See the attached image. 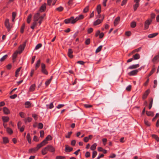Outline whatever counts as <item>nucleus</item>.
I'll use <instances>...</instances> for the list:
<instances>
[{
    "label": "nucleus",
    "instance_id": "nucleus-41",
    "mask_svg": "<svg viewBox=\"0 0 159 159\" xmlns=\"http://www.w3.org/2000/svg\"><path fill=\"white\" fill-rule=\"evenodd\" d=\"M7 55H6L3 56L2 58H1L0 59V61L1 62L4 61L7 57Z\"/></svg>",
    "mask_w": 159,
    "mask_h": 159
},
{
    "label": "nucleus",
    "instance_id": "nucleus-26",
    "mask_svg": "<svg viewBox=\"0 0 159 159\" xmlns=\"http://www.w3.org/2000/svg\"><path fill=\"white\" fill-rule=\"evenodd\" d=\"M98 151H99L102 152L104 153H107V151L106 150L103 149L101 147H99L98 149Z\"/></svg>",
    "mask_w": 159,
    "mask_h": 159
},
{
    "label": "nucleus",
    "instance_id": "nucleus-9",
    "mask_svg": "<svg viewBox=\"0 0 159 159\" xmlns=\"http://www.w3.org/2000/svg\"><path fill=\"white\" fill-rule=\"evenodd\" d=\"M73 148L68 146L67 145H65V150L67 152H69L72 151Z\"/></svg>",
    "mask_w": 159,
    "mask_h": 159
},
{
    "label": "nucleus",
    "instance_id": "nucleus-37",
    "mask_svg": "<svg viewBox=\"0 0 159 159\" xmlns=\"http://www.w3.org/2000/svg\"><path fill=\"white\" fill-rule=\"evenodd\" d=\"M7 131L8 133L10 134H12L13 133L12 130L9 128H7Z\"/></svg>",
    "mask_w": 159,
    "mask_h": 159
},
{
    "label": "nucleus",
    "instance_id": "nucleus-4",
    "mask_svg": "<svg viewBox=\"0 0 159 159\" xmlns=\"http://www.w3.org/2000/svg\"><path fill=\"white\" fill-rule=\"evenodd\" d=\"M41 71L43 73L46 74H48V72L45 69V65L43 63H42L41 65Z\"/></svg>",
    "mask_w": 159,
    "mask_h": 159
},
{
    "label": "nucleus",
    "instance_id": "nucleus-14",
    "mask_svg": "<svg viewBox=\"0 0 159 159\" xmlns=\"http://www.w3.org/2000/svg\"><path fill=\"white\" fill-rule=\"evenodd\" d=\"M120 17H117L116 18L114 22V26H116L118 24L120 21Z\"/></svg>",
    "mask_w": 159,
    "mask_h": 159
},
{
    "label": "nucleus",
    "instance_id": "nucleus-52",
    "mask_svg": "<svg viewBox=\"0 0 159 159\" xmlns=\"http://www.w3.org/2000/svg\"><path fill=\"white\" fill-rule=\"evenodd\" d=\"M90 43V39H86L85 42V43L87 45H88Z\"/></svg>",
    "mask_w": 159,
    "mask_h": 159
},
{
    "label": "nucleus",
    "instance_id": "nucleus-5",
    "mask_svg": "<svg viewBox=\"0 0 159 159\" xmlns=\"http://www.w3.org/2000/svg\"><path fill=\"white\" fill-rule=\"evenodd\" d=\"M152 22V20H146L145 22L144 27L145 29H147L149 27V25Z\"/></svg>",
    "mask_w": 159,
    "mask_h": 159
},
{
    "label": "nucleus",
    "instance_id": "nucleus-42",
    "mask_svg": "<svg viewBox=\"0 0 159 159\" xmlns=\"http://www.w3.org/2000/svg\"><path fill=\"white\" fill-rule=\"evenodd\" d=\"M159 58V57L158 56V55L156 56L153 58V59L152 60V61L154 62L156 61H157L158 60Z\"/></svg>",
    "mask_w": 159,
    "mask_h": 159
},
{
    "label": "nucleus",
    "instance_id": "nucleus-31",
    "mask_svg": "<svg viewBox=\"0 0 159 159\" xmlns=\"http://www.w3.org/2000/svg\"><path fill=\"white\" fill-rule=\"evenodd\" d=\"M25 107L26 108H29L30 107L31 105V104L30 102L27 101L25 102Z\"/></svg>",
    "mask_w": 159,
    "mask_h": 159
},
{
    "label": "nucleus",
    "instance_id": "nucleus-16",
    "mask_svg": "<svg viewBox=\"0 0 159 159\" xmlns=\"http://www.w3.org/2000/svg\"><path fill=\"white\" fill-rule=\"evenodd\" d=\"M72 53L73 51L72 49H69L68 54L69 57L70 58H72L73 57V55H72Z\"/></svg>",
    "mask_w": 159,
    "mask_h": 159
},
{
    "label": "nucleus",
    "instance_id": "nucleus-50",
    "mask_svg": "<svg viewBox=\"0 0 159 159\" xmlns=\"http://www.w3.org/2000/svg\"><path fill=\"white\" fill-rule=\"evenodd\" d=\"M25 28V25L23 24L21 26V27L20 29V32L21 33H23L24 32V30Z\"/></svg>",
    "mask_w": 159,
    "mask_h": 159
},
{
    "label": "nucleus",
    "instance_id": "nucleus-38",
    "mask_svg": "<svg viewBox=\"0 0 159 159\" xmlns=\"http://www.w3.org/2000/svg\"><path fill=\"white\" fill-rule=\"evenodd\" d=\"M3 143H7L8 142V139L7 137H4L3 138Z\"/></svg>",
    "mask_w": 159,
    "mask_h": 159
},
{
    "label": "nucleus",
    "instance_id": "nucleus-3",
    "mask_svg": "<svg viewBox=\"0 0 159 159\" xmlns=\"http://www.w3.org/2000/svg\"><path fill=\"white\" fill-rule=\"evenodd\" d=\"M26 41L22 45H21L19 47L18 49L19 50V53H20L23 50H24V48L26 45Z\"/></svg>",
    "mask_w": 159,
    "mask_h": 159
},
{
    "label": "nucleus",
    "instance_id": "nucleus-51",
    "mask_svg": "<svg viewBox=\"0 0 159 159\" xmlns=\"http://www.w3.org/2000/svg\"><path fill=\"white\" fill-rule=\"evenodd\" d=\"M44 132L43 130H41L40 132V136L41 138H43L44 136Z\"/></svg>",
    "mask_w": 159,
    "mask_h": 159
},
{
    "label": "nucleus",
    "instance_id": "nucleus-17",
    "mask_svg": "<svg viewBox=\"0 0 159 159\" xmlns=\"http://www.w3.org/2000/svg\"><path fill=\"white\" fill-rule=\"evenodd\" d=\"M139 66V64L134 65L132 66H129L128 67V69H134L136 68Z\"/></svg>",
    "mask_w": 159,
    "mask_h": 159
},
{
    "label": "nucleus",
    "instance_id": "nucleus-24",
    "mask_svg": "<svg viewBox=\"0 0 159 159\" xmlns=\"http://www.w3.org/2000/svg\"><path fill=\"white\" fill-rule=\"evenodd\" d=\"M146 114L148 116H152L154 115L153 113L151 111H146Z\"/></svg>",
    "mask_w": 159,
    "mask_h": 159
},
{
    "label": "nucleus",
    "instance_id": "nucleus-11",
    "mask_svg": "<svg viewBox=\"0 0 159 159\" xmlns=\"http://www.w3.org/2000/svg\"><path fill=\"white\" fill-rule=\"evenodd\" d=\"M44 141H42L40 143L38 144L37 146L36 147V150L39 149L41 147L45 145V143H44Z\"/></svg>",
    "mask_w": 159,
    "mask_h": 159
},
{
    "label": "nucleus",
    "instance_id": "nucleus-19",
    "mask_svg": "<svg viewBox=\"0 0 159 159\" xmlns=\"http://www.w3.org/2000/svg\"><path fill=\"white\" fill-rule=\"evenodd\" d=\"M140 57V55L138 53H136L133 56V58L134 60H138L139 59Z\"/></svg>",
    "mask_w": 159,
    "mask_h": 159
},
{
    "label": "nucleus",
    "instance_id": "nucleus-1",
    "mask_svg": "<svg viewBox=\"0 0 159 159\" xmlns=\"http://www.w3.org/2000/svg\"><path fill=\"white\" fill-rule=\"evenodd\" d=\"M84 16L82 15H80L78 16L75 19L73 16L71 17L70 18L66 19L64 21L66 24L71 23L74 24L75 23L77 20H80L83 19Z\"/></svg>",
    "mask_w": 159,
    "mask_h": 159
},
{
    "label": "nucleus",
    "instance_id": "nucleus-28",
    "mask_svg": "<svg viewBox=\"0 0 159 159\" xmlns=\"http://www.w3.org/2000/svg\"><path fill=\"white\" fill-rule=\"evenodd\" d=\"M26 138L27 139V140L29 143H31V140L30 139V134L29 133H28L27 134Z\"/></svg>",
    "mask_w": 159,
    "mask_h": 159
},
{
    "label": "nucleus",
    "instance_id": "nucleus-33",
    "mask_svg": "<svg viewBox=\"0 0 159 159\" xmlns=\"http://www.w3.org/2000/svg\"><path fill=\"white\" fill-rule=\"evenodd\" d=\"M19 53V52L17 51H16L13 54V59H16L17 57V54Z\"/></svg>",
    "mask_w": 159,
    "mask_h": 159
},
{
    "label": "nucleus",
    "instance_id": "nucleus-27",
    "mask_svg": "<svg viewBox=\"0 0 159 159\" xmlns=\"http://www.w3.org/2000/svg\"><path fill=\"white\" fill-rule=\"evenodd\" d=\"M9 118L7 116L2 117V119L4 122H7L9 120Z\"/></svg>",
    "mask_w": 159,
    "mask_h": 159
},
{
    "label": "nucleus",
    "instance_id": "nucleus-39",
    "mask_svg": "<svg viewBox=\"0 0 159 159\" xmlns=\"http://www.w3.org/2000/svg\"><path fill=\"white\" fill-rule=\"evenodd\" d=\"M31 17H32L31 15H30L28 16V18H27V22L28 23H30Z\"/></svg>",
    "mask_w": 159,
    "mask_h": 159
},
{
    "label": "nucleus",
    "instance_id": "nucleus-58",
    "mask_svg": "<svg viewBox=\"0 0 159 159\" xmlns=\"http://www.w3.org/2000/svg\"><path fill=\"white\" fill-rule=\"evenodd\" d=\"M20 117L22 118L25 117L24 113L23 112H21L20 113Z\"/></svg>",
    "mask_w": 159,
    "mask_h": 159
},
{
    "label": "nucleus",
    "instance_id": "nucleus-59",
    "mask_svg": "<svg viewBox=\"0 0 159 159\" xmlns=\"http://www.w3.org/2000/svg\"><path fill=\"white\" fill-rule=\"evenodd\" d=\"M33 140L35 141H38L39 140L38 137L36 136H34Z\"/></svg>",
    "mask_w": 159,
    "mask_h": 159
},
{
    "label": "nucleus",
    "instance_id": "nucleus-63",
    "mask_svg": "<svg viewBox=\"0 0 159 159\" xmlns=\"http://www.w3.org/2000/svg\"><path fill=\"white\" fill-rule=\"evenodd\" d=\"M84 62L81 61H78L77 62V63L80 64L81 65H83L84 63Z\"/></svg>",
    "mask_w": 159,
    "mask_h": 159
},
{
    "label": "nucleus",
    "instance_id": "nucleus-49",
    "mask_svg": "<svg viewBox=\"0 0 159 159\" xmlns=\"http://www.w3.org/2000/svg\"><path fill=\"white\" fill-rule=\"evenodd\" d=\"M51 81V79H49L45 82V84L46 86H48Z\"/></svg>",
    "mask_w": 159,
    "mask_h": 159
},
{
    "label": "nucleus",
    "instance_id": "nucleus-53",
    "mask_svg": "<svg viewBox=\"0 0 159 159\" xmlns=\"http://www.w3.org/2000/svg\"><path fill=\"white\" fill-rule=\"evenodd\" d=\"M131 85H128L126 88V89L128 91H130L131 90Z\"/></svg>",
    "mask_w": 159,
    "mask_h": 159
},
{
    "label": "nucleus",
    "instance_id": "nucleus-61",
    "mask_svg": "<svg viewBox=\"0 0 159 159\" xmlns=\"http://www.w3.org/2000/svg\"><path fill=\"white\" fill-rule=\"evenodd\" d=\"M107 141V139H102V142H103V144L104 145H106V143Z\"/></svg>",
    "mask_w": 159,
    "mask_h": 159
},
{
    "label": "nucleus",
    "instance_id": "nucleus-62",
    "mask_svg": "<svg viewBox=\"0 0 159 159\" xmlns=\"http://www.w3.org/2000/svg\"><path fill=\"white\" fill-rule=\"evenodd\" d=\"M89 140V138L88 137H85L84 139V141L85 142H87Z\"/></svg>",
    "mask_w": 159,
    "mask_h": 159
},
{
    "label": "nucleus",
    "instance_id": "nucleus-43",
    "mask_svg": "<svg viewBox=\"0 0 159 159\" xmlns=\"http://www.w3.org/2000/svg\"><path fill=\"white\" fill-rule=\"evenodd\" d=\"M136 26V23L135 22H132L131 24V26L132 28H134Z\"/></svg>",
    "mask_w": 159,
    "mask_h": 159
},
{
    "label": "nucleus",
    "instance_id": "nucleus-35",
    "mask_svg": "<svg viewBox=\"0 0 159 159\" xmlns=\"http://www.w3.org/2000/svg\"><path fill=\"white\" fill-rule=\"evenodd\" d=\"M96 146L97 144L95 143L92 145L90 148L92 150H94L96 149Z\"/></svg>",
    "mask_w": 159,
    "mask_h": 159
},
{
    "label": "nucleus",
    "instance_id": "nucleus-32",
    "mask_svg": "<svg viewBox=\"0 0 159 159\" xmlns=\"http://www.w3.org/2000/svg\"><path fill=\"white\" fill-rule=\"evenodd\" d=\"M102 47V45H101L99 46L96 50L95 52L96 53H97L99 52L101 50Z\"/></svg>",
    "mask_w": 159,
    "mask_h": 159
},
{
    "label": "nucleus",
    "instance_id": "nucleus-55",
    "mask_svg": "<svg viewBox=\"0 0 159 159\" xmlns=\"http://www.w3.org/2000/svg\"><path fill=\"white\" fill-rule=\"evenodd\" d=\"M93 31V28H90L88 30V32L89 34L90 33Z\"/></svg>",
    "mask_w": 159,
    "mask_h": 159
},
{
    "label": "nucleus",
    "instance_id": "nucleus-34",
    "mask_svg": "<svg viewBox=\"0 0 159 159\" xmlns=\"http://www.w3.org/2000/svg\"><path fill=\"white\" fill-rule=\"evenodd\" d=\"M141 47H140L137 49H135L131 53L134 54V53L135 52H139L141 49Z\"/></svg>",
    "mask_w": 159,
    "mask_h": 159
},
{
    "label": "nucleus",
    "instance_id": "nucleus-6",
    "mask_svg": "<svg viewBox=\"0 0 159 159\" xmlns=\"http://www.w3.org/2000/svg\"><path fill=\"white\" fill-rule=\"evenodd\" d=\"M41 16L39 12L37 13L34 15V20L38 21Z\"/></svg>",
    "mask_w": 159,
    "mask_h": 159
},
{
    "label": "nucleus",
    "instance_id": "nucleus-2",
    "mask_svg": "<svg viewBox=\"0 0 159 159\" xmlns=\"http://www.w3.org/2000/svg\"><path fill=\"white\" fill-rule=\"evenodd\" d=\"M5 25L7 29L9 31L11 28V26L10 25L8 19H7L5 20Z\"/></svg>",
    "mask_w": 159,
    "mask_h": 159
},
{
    "label": "nucleus",
    "instance_id": "nucleus-12",
    "mask_svg": "<svg viewBox=\"0 0 159 159\" xmlns=\"http://www.w3.org/2000/svg\"><path fill=\"white\" fill-rule=\"evenodd\" d=\"M47 148L48 150L50 152H53L55 151V149H54V148L52 146L48 145L47 146Z\"/></svg>",
    "mask_w": 159,
    "mask_h": 159
},
{
    "label": "nucleus",
    "instance_id": "nucleus-7",
    "mask_svg": "<svg viewBox=\"0 0 159 159\" xmlns=\"http://www.w3.org/2000/svg\"><path fill=\"white\" fill-rule=\"evenodd\" d=\"M52 137L50 135H48L43 141H44V143L45 144L48 143L47 141L52 140Z\"/></svg>",
    "mask_w": 159,
    "mask_h": 159
},
{
    "label": "nucleus",
    "instance_id": "nucleus-22",
    "mask_svg": "<svg viewBox=\"0 0 159 159\" xmlns=\"http://www.w3.org/2000/svg\"><path fill=\"white\" fill-rule=\"evenodd\" d=\"M158 34V33H155L149 34L148 36V37L149 38H153L156 36Z\"/></svg>",
    "mask_w": 159,
    "mask_h": 159
},
{
    "label": "nucleus",
    "instance_id": "nucleus-13",
    "mask_svg": "<svg viewBox=\"0 0 159 159\" xmlns=\"http://www.w3.org/2000/svg\"><path fill=\"white\" fill-rule=\"evenodd\" d=\"M149 93V90H147V91H146L145 92L142 97V98L143 100L145 99V98H146L148 95Z\"/></svg>",
    "mask_w": 159,
    "mask_h": 159
},
{
    "label": "nucleus",
    "instance_id": "nucleus-56",
    "mask_svg": "<svg viewBox=\"0 0 159 159\" xmlns=\"http://www.w3.org/2000/svg\"><path fill=\"white\" fill-rule=\"evenodd\" d=\"M125 34L126 35L128 36H129L131 34V32L130 31H127L125 33Z\"/></svg>",
    "mask_w": 159,
    "mask_h": 159
},
{
    "label": "nucleus",
    "instance_id": "nucleus-29",
    "mask_svg": "<svg viewBox=\"0 0 159 159\" xmlns=\"http://www.w3.org/2000/svg\"><path fill=\"white\" fill-rule=\"evenodd\" d=\"M37 150H36V148L35 147L33 148L30 149L29 151V153H31L33 152H35Z\"/></svg>",
    "mask_w": 159,
    "mask_h": 159
},
{
    "label": "nucleus",
    "instance_id": "nucleus-54",
    "mask_svg": "<svg viewBox=\"0 0 159 159\" xmlns=\"http://www.w3.org/2000/svg\"><path fill=\"white\" fill-rule=\"evenodd\" d=\"M155 69H153L150 72V73L148 75V77H149V76H150V75H151L153 73V72H154L155 71Z\"/></svg>",
    "mask_w": 159,
    "mask_h": 159
},
{
    "label": "nucleus",
    "instance_id": "nucleus-40",
    "mask_svg": "<svg viewBox=\"0 0 159 159\" xmlns=\"http://www.w3.org/2000/svg\"><path fill=\"white\" fill-rule=\"evenodd\" d=\"M42 46V44L41 43H39L38 44H37L35 47V50H37L39 49V48H41Z\"/></svg>",
    "mask_w": 159,
    "mask_h": 159
},
{
    "label": "nucleus",
    "instance_id": "nucleus-36",
    "mask_svg": "<svg viewBox=\"0 0 159 159\" xmlns=\"http://www.w3.org/2000/svg\"><path fill=\"white\" fill-rule=\"evenodd\" d=\"M21 67H20L16 71V75H15V76L16 77H17L18 76V73L20 72V71L21 69Z\"/></svg>",
    "mask_w": 159,
    "mask_h": 159
},
{
    "label": "nucleus",
    "instance_id": "nucleus-44",
    "mask_svg": "<svg viewBox=\"0 0 159 159\" xmlns=\"http://www.w3.org/2000/svg\"><path fill=\"white\" fill-rule=\"evenodd\" d=\"M152 103H153V99L151 98V101L150 102L149 105V107H148L149 109H151V108L152 106Z\"/></svg>",
    "mask_w": 159,
    "mask_h": 159
},
{
    "label": "nucleus",
    "instance_id": "nucleus-47",
    "mask_svg": "<svg viewBox=\"0 0 159 159\" xmlns=\"http://www.w3.org/2000/svg\"><path fill=\"white\" fill-rule=\"evenodd\" d=\"M89 7L88 6L86 7L84 10L83 11L84 13L87 12L89 10Z\"/></svg>",
    "mask_w": 159,
    "mask_h": 159
},
{
    "label": "nucleus",
    "instance_id": "nucleus-25",
    "mask_svg": "<svg viewBox=\"0 0 159 159\" xmlns=\"http://www.w3.org/2000/svg\"><path fill=\"white\" fill-rule=\"evenodd\" d=\"M35 84H33L31 86L30 88V91H33L35 89Z\"/></svg>",
    "mask_w": 159,
    "mask_h": 159
},
{
    "label": "nucleus",
    "instance_id": "nucleus-15",
    "mask_svg": "<svg viewBox=\"0 0 159 159\" xmlns=\"http://www.w3.org/2000/svg\"><path fill=\"white\" fill-rule=\"evenodd\" d=\"M46 8V4L44 3L43 5L40 8V12H43L44 11Z\"/></svg>",
    "mask_w": 159,
    "mask_h": 159
},
{
    "label": "nucleus",
    "instance_id": "nucleus-57",
    "mask_svg": "<svg viewBox=\"0 0 159 159\" xmlns=\"http://www.w3.org/2000/svg\"><path fill=\"white\" fill-rule=\"evenodd\" d=\"M17 96V95L16 94H14L13 95L11 96L10 97L11 98V99H14Z\"/></svg>",
    "mask_w": 159,
    "mask_h": 159
},
{
    "label": "nucleus",
    "instance_id": "nucleus-48",
    "mask_svg": "<svg viewBox=\"0 0 159 159\" xmlns=\"http://www.w3.org/2000/svg\"><path fill=\"white\" fill-rule=\"evenodd\" d=\"M43 124L41 123H39L38 124V128L40 129H41L43 128Z\"/></svg>",
    "mask_w": 159,
    "mask_h": 159
},
{
    "label": "nucleus",
    "instance_id": "nucleus-18",
    "mask_svg": "<svg viewBox=\"0 0 159 159\" xmlns=\"http://www.w3.org/2000/svg\"><path fill=\"white\" fill-rule=\"evenodd\" d=\"M3 111L6 114H8L10 113V111L6 107H4L3 109Z\"/></svg>",
    "mask_w": 159,
    "mask_h": 159
},
{
    "label": "nucleus",
    "instance_id": "nucleus-21",
    "mask_svg": "<svg viewBox=\"0 0 159 159\" xmlns=\"http://www.w3.org/2000/svg\"><path fill=\"white\" fill-rule=\"evenodd\" d=\"M45 14H43L42 16H41L40 17V18L39 19V20L38 21V23L39 24V25H40L41 23H42V21L43 20V19L44 18V16H45Z\"/></svg>",
    "mask_w": 159,
    "mask_h": 159
},
{
    "label": "nucleus",
    "instance_id": "nucleus-10",
    "mask_svg": "<svg viewBox=\"0 0 159 159\" xmlns=\"http://www.w3.org/2000/svg\"><path fill=\"white\" fill-rule=\"evenodd\" d=\"M140 70L139 69L138 70H135L132 71H131L129 73V75H133L136 74L138 72L139 70Z\"/></svg>",
    "mask_w": 159,
    "mask_h": 159
},
{
    "label": "nucleus",
    "instance_id": "nucleus-23",
    "mask_svg": "<svg viewBox=\"0 0 159 159\" xmlns=\"http://www.w3.org/2000/svg\"><path fill=\"white\" fill-rule=\"evenodd\" d=\"M102 20L98 19L97 20H96L94 22V25H98L102 21Z\"/></svg>",
    "mask_w": 159,
    "mask_h": 159
},
{
    "label": "nucleus",
    "instance_id": "nucleus-46",
    "mask_svg": "<svg viewBox=\"0 0 159 159\" xmlns=\"http://www.w3.org/2000/svg\"><path fill=\"white\" fill-rule=\"evenodd\" d=\"M139 4L136 3L135 4L134 6V11H136L139 7Z\"/></svg>",
    "mask_w": 159,
    "mask_h": 159
},
{
    "label": "nucleus",
    "instance_id": "nucleus-64",
    "mask_svg": "<svg viewBox=\"0 0 159 159\" xmlns=\"http://www.w3.org/2000/svg\"><path fill=\"white\" fill-rule=\"evenodd\" d=\"M90 156V153L89 152H87L86 153L85 157H89Z\"/></svg>",
    "mask_w": 159,
    "mask_h": 159
},
{
    "label": "nucleus",
    "instance_id": "nucleus-20",
    "mask_svg": "<svg viewBox=\"0 0 159 159\" xmlns=\"http://www.w3.org/2000/svg\"><path fill=\"white\" fill-rule=\"evenodd\" d=\"M48 151L47 147H46L42 150V153L43 155H45L47 153Z\"/></svg>",
    "mask_w": 159,
    "mask_h": 159
},
{
    "label": "nucleus",
    "instance_id": "nucleus-45",
    "mask_svg": "<svg viewBox=\"0 0 159 159\" xmlns=\"http://www.w3.org/2000/svg\"><path fill=\"white\" fill-rule=\"evenodd\" d=\"M97 152L96 151H94L93 152L92 158H94L96 156Z\"/></svg>",
    "mask_w": 159,
    "mask_h": 159
},
{
    "label": "nucleus",
    "instance_id": "nucleus-30",
    "mask_svg": "<svg viewBox=\"0 0 159 159\" xmlns=\"http://www.w3.org/2000/svg\"><path fill=\"white\" fill-rule=\"evenodd\" d=\"M32 118L30 117H28L27 118H25L24 119V121L26 123L27 122H30L31 121Z\"/></svg>",
    "mask_w": 159,
    "mask_h": 159
},
{
    "label": "nucleus",
    "instance_id": "nucleus-8",
    "mask_svg": "<svg viewBox=\"0 0 159 159\" xmlns=\"http://www.w3.org/2000/svg\"><path fill=\"white\" fill-rule=\"evenodd\" d=\"M97 10L98 13V18H100V12L101 11V6L100 5H98L97 7Z\"/></svg>",
    "mask_w": 159,
    "mask_h": 159
},
{
    "label": "nucleus",
    "instance_id": "nucleus-60",
    "mask_svg": "<svg viewBox=\"0 0 159 159\" xmlns=\"http://www.w3.org/2000/svg\"><path fill=\"white\" fill-rule=\"evenodd\" d=\"M127 1V0H123V1H122V2L121 5L123 6L126 3Z\"/></svg>",
    "mask_w": 159,
    "mask_h": 159
}]
</instances>
